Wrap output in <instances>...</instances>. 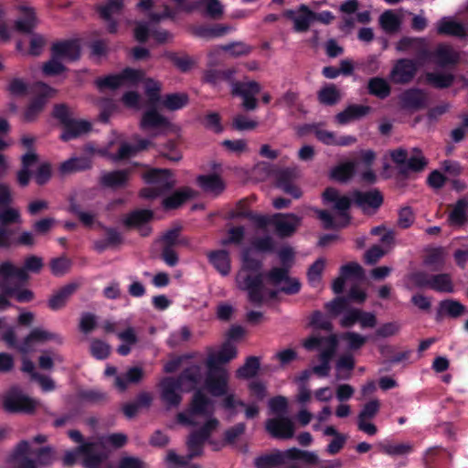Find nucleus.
Returning <instances> with one entry per match:
<instances>
[{
    "label": "nucleus",
    "instance_id": "1",
    "mask_svg": "<svg viewBox=\"0 0 468 468\" xmlns=\"http://www.w3.org/2000/svg\"><path fill=\"white\" fill-rule=\"evenodd\" d=\"M273 248L272 239L265 236L256 239L252 248L244 250L242 253V265L236 275V284L239 290L247 292L249 300L254 303L273 299L279 292L294 294L300 290L299 281L290 277L284 268H273L265 276L259 273L261 261L254 257L253 250L270 252Z\"/></svg>",
    "mask_w": 468,
    "mask_h": 468
},
{
    "label": "nucleus",
    "instance_id": "2",
    "mask_svg": "<svg viewBox=\"0 0 468 468\" xmlns=\"http://www.w3.org/2000/svg\"><path fill=\"white\" fill-rule=\"evenodd\" d=\"M55 452L51 446H44L36 450L27 440L20 441L8 457L10 463L17 468H47L55 460Z\"/></svg>",
    "mask_w": 468,
    "mask_h": 468
},
{
    "label": "nucleus",
    "instance_id": "3",
    "mask_svg": "<svg viewBox=\"0 0 468 468\" xmlns=\"http://www.w3.org/2000/svg\"><path fill=\"white\" fill-rule=\"evenodd\" d=\"M326 204L336 211L335 216H332L325 210H315L318 218L322 220L324 229H338L348 224L349 218L347 209L350 207L351 199L346 196H341L335 188H327L323 194Z\"/></svg>",
    "mask_w": 468,
    "mask_h": 468
},
{
    "label": "nucleus",
    "instance_id": "4",
    "mask_svg": "<svg viewBox=\"0 0 468 468\" xmlns=\"http://www.w3.org/2000/svg\"><path fill=\"white\" fill-rule=\"evenodd\" d=\"M28 279V274L26 271L16 267L10 262H4L0 264V291L3 292L2 295L14 296L19 303H28L33 300L34 293L32 291L13 286L12 283L15 280L26 282Z\"/></svg>",
    "mask_w": 468,
    "mask_h": 468
},
{
    "label": "nucleus",
    "instance_id": "5",
    "mask_svg": "<svg viewBox=\"0 0 468 468\" xmlns=\"http://www.w3.org/2000/svg\"><path fill=\"white\" fill-rule=\"evenodd\" d=\"M2 408L8 414H33L39 401L27 396L20 387L12 386L2 396Z\"/></svg>",
    "mask_w": 468,
    "mask_h": 468
},
{
    "label": "nucleus",
    "instance_id": "6",
    "mask_svg": "<svg viewBox=\"0 0 468 468\" xmlns=\"http://www.w3.org/2000/svg\"><path fill=\"white\" fill-rule=\"evenodd\" d=\"M21 162L22 167L16 174L17 182L21 186H27L29 184L34 167H37L35 179L38 185H44L49 180L51 176L50 165L47 162L40 163L37 154L33 150L25 154Z\"/></svg>",
    "mask_w": 468,
    "mask_h": 468
},
{
    "label": "nucleus",
    "instance_id": "7",
    "mask_svg": "<svg viewBox=\"0 0 468 468\" xmlns=\"http://www.w3.org/2000/svg\"><path fill=\"white\" fill-rule=\"evenodd\" d=\"M98 442H84L73 450L67 451L63 456L64 466H72L80 455L83 456L84 468H99L108 459L109 453L105 451L97 452Z\"/></svg>",
    "mask_w": 468,
    "mask_h": 468
},
{
    "label": "nucleus",
    "instance_id": "8",
    "mask_svg": "<svg viewBox=\"0 0 468 468\" xmlns=\"http://www.w3.org/2000/svg\"><path fill=\"white\" fill-rule=\"evenodd\" d=\"M54 115L62 124L63 131L60 138L63 141L80 137L89 133L91 130L90 122L74 117L73 112L65 105H57L54 109Z\"/></svg>",
    "mask_w": 468,
    "mask_h": 468
},
{
    "label": "nucleus",
    "instance_id": "9",
    "mask_svg": "<svg viewBox=\"0 0 468 468\" xmlns=\"http://www.w3.org/2000/svg\"><path fill=\"white\" fill-rule=\"evenodd\" d=\"M150 186L141 191L144 198H155L176 185V179L167 169H150L143 176Z\"/></svg>",
    "mask_w": 468,
    "mask_h": 468
},
{
    "label": "nucleus",
    "instance_id": "10",
    "mask_svg": "<svg viewBox=\"0 0 468 468\" xmlns=\"http://www.w3.org/2000/svg\"><path fill=\"white\" fill-rule=\"evenodd\" d=\"M144 78V71L127 68L122 71L98 78L95 80L100 90H115L122 87H128L142 81Z\"/></svg>",
    "mask_w": 468,
    "mask_h": 468
},
{
    "label": "nucleus",
    "instance_id": "11",
    "mask_svg": "<svg viewBox=\"0 0 468 468\" xmlns=\"http://www.w3.org/2000/svg\"><path fill=\"white\" fill-rule=\"evenodd\" d=\"M158 387L161 390L160 398L168 408H176L180 405L182 401L180 381L173 377H165L160 380Z\"/></svg>",
    "mask_w": 468,
    "mask_h": 468
},
{
    "label": "nucleus",
    "instance_id": "12",
    "mask_svg": "<svg viewBox=\"0 0 468 468\" xmlns=\"http://www.w3.org/2000/svg\"><path fill=\"white\" fill-rule=\"evenodd\" d=\"M302 218L293 214H276L270 218V224L281 237L292 236L301 226Z\"/></svg>",
    "mask_w": 468,
    "mask_h": 468
},
{
    "label": "nucleus",
    "instance_id": "13",
    "mask_svg": "<svg viewBox=\"0 0 468 468\" xmlns=\"http://www.w3.org/2000/svg\"><path fill=\"white\" fill-rule=\"evenodd\" d=\"M418 71L416 61L409 58H401L394 64L389 78L392 82L398 84H406L410 82Z\"/></svg>",
    "mask_w": 468,
    "mask_h": 468
},
{
    "label": "nucleus",
    "instance_id": "14",
    "mask_svg": "<svg viewBox=\"0 0 468 468\" xmlns=\"http://www.w3.org/2000/svg\"><path fill=\"white\" fill-rule=\"evenodd\" d=\"M299 176L300 170L298 167L278 170L275 172L276 185L279 188L292 196L294 198H300L302 197V191L298 186L292 183Z\"/></svg>",
    "mask_w": 468,
    "mask_h": 468
},
{
    "label": "nucleus",
    "instance_id": "15",
    "mask_svg": "<svg viewBox=\"0 0 468 468\" xmlns=\"http://www.w3.org/2000/svg\"><path fill=\"white\" fill-rule=\"evenodd\" d=\"M336 353H319L317 360L318 365L311 368L303 370L296 378V381L300 385H305V382L310 378L312 374L316 375L318 378H326L330 374L331 361Z\"/></svg>",
    "mask_w": 468,
    "mask_h": 468
},
{
    "label": "nucleus",
    "instance_id": "16",
    "mask_svg": "<svg viewBox=\"0 0 468 468\" xmlns=\"http://www.w3.org/2000/svg\"><path fill=\"white\" fill-rule=\"evenodd\" d=\"M266 431L276 439H291L294 435V424L286 416L269 419L266 421Z\"/></svg>",
    "mask_w": 468,
    "mask_h": 468
},
{
    "label": "nucleus",
    "instance_id": "17",
    "mask_svg": "<svg viewBox=\"0 0 468 468\" xmlns=\"http://www.w3.org/2000/svg\"><path fill=\"white\" fill-rule=\"evenodd\" d=\"M284 16L293 22V29L296 32H306L314 21V12L305 5H301L295 10H286Z\"/></svg>",
    "mask_w": 468,
    "mask_h": 468
},
{
    "label": "nucleus",
    "instance_id": "18",
    "mask_svg": "<svg viewBox=\"0 0 468 468\" xmlns=\"http://www.w3.org/2000/svg\"><path fill=\"white\" fill-rule=\"evenodd\" d=\"M228 370H220L218 373L207 372L205 386L213 397L228 396L229 389Z\"/></svg>",
    "mask_w": 468,
    "mask_h": 468
},
{
    "label": "nucleus",
    "instance_id": "19",
    "mask_svg": "<svg viewBox=\"0 0 468 468\" xmlns=\"http://www.w3.org/2000/svg\"><path fill=\"white\" fill-rule=\"evenodd\" d=\"M353 201L364 213L375 212L382 204L383 197L377 190L353 194Z\"/></svg>",
    "mask_w": 468,
    "mask_h": 468
},
{
    "label": "nucleus",
    "instance_id": "20",
    "mask_svg": "<svg viewBox=\"0 0 468 468\" xmlns=\"http://www.w3.org/2000/svg\"><path fill=\"white\" fill-rule=\"evenodd\" d=\"M341 275L334 280L333 282V291L335 293H340L345 285V282L353 278L354 280L359 282L364 279L365 271L363 268L356 262H350L341 267L340 269Z\"/></svg>",
    "mask_w": 468,
    "mask_h": 468
},
{
    "label": "nucleus",
    "instance_id": "21",
    "mask_svg": "<svg viewBox=\"0 0 468 468\" xmlns=\"http://www.w3.org/2000/svg\"><path fill=\"white\" fill-rule=\"evenodd\" d=\"M48 342L60 345L63 338L59 335L45 329L35 328L24 338L23 347L30 348Z\"/></svg>",
    "mask_w": 468,
    "mask_h": 468
},
{
    "label": "nucleus",
    "instance_id": "22",
    "mask_svg": "<svg viewBox=\"0 0 468 468\" xmlns=\"http://www.w3.org/2000/svg\"><path fill=\"white\" fill-rule=\"evenodd\" d=\"M338 343L337 335H312L303 341V347L308 350L335 351L338 347Z\"/></svg>",
    "mask_w": 468,
    "mask_h": 468
},
{
    "label": "nucleus",
    "instance_id": "23",
    "mask_svg": "<svg viewBox=\"0 0 468 468\" xmlns=\"http://www.w3.org/2000/svg\"><path fill=\"white\" fill-rule=\"evenodd\" d=\"M314 133L317 140H319L321 143L326 145L348 146L354 144L356 142L355 136H337L336 133H335L334 132L324 130L320 126L314 127Z\"/></svg>",
    "mask_w": 468,
    "mask_h": 468
},
{
    "label": "nucleus",
    "instance_id": "24",
    "mask_svg": "<svg viewBox=\"0 0 468 468\" xmlns=\"http://www.w3.org/2000/svg\"><path fill=\"white\" fill-rule=\"evenodd\" d=\"M153 212L148 209L135 210L122 218V223L127 227H134L140 229L142 236H148L151 232L149 227L144 226L153 218Z\"/></svg>",
    "mask_w": 468,
    "mask_h": 468
},
{
    "label": "nucleus",
    "instance_id": "25",
    "mask_svg": "<svg viewBox=\"0 0 468 468\" xmlns=\"http://www.w3.org/2000/svg\"><path fill=\"white\" fill-rule=\"evenodd\" d=\"M183 9L186 12H192L199 9L214 19L220 18L224 13V6L219 0H198L188 4L184 6Z\"/></svg>",
    "mask_w": 468,
    "mask_h": 468
},
{
    "label": "nucleus",
    "instance_id": "26",
    "mask_svg": "<svg viewBox=\"0 0 468 468\" xmlns=\"http://www.w3.org/2000/svg\"><path fill=\"white\" fill-rule=\"evenodd\" d=\"M52 54L62 61H71L80 58V47L77 40H67L53 45Z\"/></svg>",
    "mask_w": 468,
    "mask_h": 468
},
{
    "label": "nucleus",
    "instance_id": "27",
    "mask_svg": "<svg viewBox=\"0 0 468 468\" xmlns=\"http://www.w3.org/2000/svg\"><path fill=\"white\" fill-rule=\"evenodd\" d=\"M212 401L202 391L197 390L193 394L188 412L192 416H211L213 410L210 409Z\"/></svg>",
    "mask_w": 468,
    "mask_h": 468
},
{
    "label": "nucleus",
    "instance_id": "28",
    "mask_svg": "<svg viewBox=\"0 0 468 468\" xmlns=\"http://www.w3.org/2000/svg\"><path fill=\"white\" fill-rule=\"evenodd\" d=\"M396 49L399 52L415 51L420 54V58L425 59L429 52L427 42L422 37H402L397 44Z\"/></svg>",
    "mask_w": 468,
    "mask_h": 468
},
{
    "label": "nucleus",
    "instance_id": "29",
    "mask_svg": "<svg viewBox=\"0 0 468 468\" xmlns=\"http://www.w3.org/2000/svg\"><path fill=\"white\" fill-rule=\"evenodd\" d=\"M437 32L440 35L463 37L466 36V27L453 17L445 16L440 19L437 24Z\"/></svg>",
    "mask_w": 468,
    "mask_h": 468
},
{
    "label": "nucleus",
    "instance_id": "30",
    "mask_svg": "<svg viewBox=\"0 0 468 468\" xmlns=\"http://www.w3.org/2000/svg\"><path fill=\"white\" fill-rule=\"evenodd\" d=\"M399 103L403 109L418 110L426 103V94L417 89H410L399 96Z\"/></svg>",
    "mask_w": 468,
    "mask_h": 468
},
{
    "label": "nucleus",
    "instance_id": "31",
    "mask_svg": "<svg viewBox=\"0 0 468 468\" xmlns=\"http://www.w3.org/2000/svg\"><path fill=\"white\" fill-rule=\"evenodd\" d=\"M370 112V107L352 104L335 115L337 123L343 125L352 121L360 119Z\"/></svg>",
    "mask_w": 468,
    "mask_h": 468
},
{
    "label": "nucleus",
    "instance_id": "32",
    "mask_svg": "<svg viewBox=\"0 0 468 468\" xmlns=\"http://www.w3.org/2000/svg\"><path fill=\"white\" fill-rule=\"evenodd\" d=\"M129 173L125 170L104 172L101 176V186L109 188H121L127 185Z\"/></svg>",
    "mask_w": 468,
    "mask_h": 468
},
{
    "label": "nucleus",
    "instance_id": "33",
    "mask_svg": "<svg viewBox=\"0 0 468 468\" xmlns=\"http://www.w3.org/2000/svg\"><path fill=\"white\" fill-rule=\"evenodd\" d=\"M141 128L144 130L167 128L170 123L169 121L160 114L155 109L146 111L141 120Z\"/></svg>",
    "mask_w": 468,
    "mask_h": 468
},
{
    "label": "nucleus",
    "instance_id": "34",
    "mask_svg": "<svg viewBox=\"0 0 468 468\" xmlns=\"http://www.w3.org/2000/svg\"><path fill=\"white\" fill-rule=\"evenodd\" d=\"M356 163L346 161L338 164L330 171V177L340 183H346L352 179L356 173Z\"/></svg>",
    "mask_w": 468,
    "mask_h": 468
},
{
    "label": "nucleus",
    "instance_id": "35",
    "mask_svg": "<svg viewBox=\"0 0 468 468\" xmlns=\"http://www.w3.org/2000/svg\"><path fill=\"white\" fill-rule=\"evenodd\" d=\"M197 183L204 192L212 196H218L223 192L225 184L217 175L200 176Z\"/></svg>",
    "mask_w": 468,
    "mask_h": 468
},
{
    "label": "nucleus",
    "instance_id": "36",
    "mask_svg": "<svg viewBox=\"0 0 468 468\" xmlns=\"http://www.w3.org/2000/svg\"><path fill=\"white\" fill-rule=\"evenodd\" d=\"M122 8V2L120 0H112L105 5H101L98 7L99 12L102 18L108 21L107 30L110 33L117 32L116 22L111 19L112 16L119 13Z\"/></svg>",
    "mask_w": 468,
    "mask_h": 468
},
{
    "label": "nucleus",
    "instance_id": "37",
    "mask_svg": "<svg viewBox=\"0 0 468 468\" xmlns=\"http://www.w3.org/2000/svg\"><path fill=\"white\" fill-rule=\"evenodd\" d=\"M77 284L69 283L59 289L48 300V306L52 310H59L65 306L69 298L74 293Z\"/></svg>",
    "mask_w": 468,
    "mask_h": 468
},
{
    "label": "nucleus",
    "instance_id": "38",
    "mask_svg": "<svg viewBox=\"0 0 468 468\" xmlns=\"http://www.w3.org/2000/svg\"><path fill=\"white\" fill-rule=\"evenodd\" d=\"M144 378V370L139 367L129 368L124 375H119L115 378L116 388L123 392L127 389L129 383H139Z\"/></svg>",
    "mask_w": 468,
    "mask_h": 468
},
{
    "label": "nucleus",
    "instance_id": "39",
    "mask_svg": "<svg viewBox=\"0 0 468 468\" xmlns=\"http://www.w3.org/2000/svg\"><path fill=\"white\" fill-rule=\"evenodd\" d=\"M20 17L16 21V27L23 32H29L37 23L35 10L27 5L18 7Z\"/></svg>",
    "mask_w": 468,
    "mask_h": 468
},
{
    "label": "nucleus",
    "instance_id": "40",
    "mask_svg": "<svg viewBox=\"0 0 468 468\" xmlns=\"http://www.w3.org/2000/svg\"><path fill=\"white\" fill-rule=\"evenodd\" d=\"M223 409L227 410H232L237 406L245 408V416L247 419H254L259 415V408L256 405H246L241 399H236L233 393L226 396L221 403Z\"/></svg>",
    "mask_w": 468,
    "mask_h": 468
},
{
    "label": "nucleus",
    "instance_id": "41",
    "mask_svg": "<svg viewBox=\"0 0 468 468\" xmlns=\"http://www.w3.org/2000/svg\"><path fill=\"white\" fill-rule=\"evenodd\" d=\"M91 162L87 157H74L63 162L59 166L61 175L66 176L90 168Z\"/></svg>",
    "mask_w": 468,
    "mask_h": 468
},
{
    "label": "nucleus",
    "instance_id": "42",
    "mask_svg": "<svg viewBox=\"0 0 468 468\" xmlns=\"http://www.w3.org/2000/svg\"><path fill=\"white\" fill-rule=\"evenodd\" d=\"M122 236L115 229H105V239L94 242V248L99 252H102L110 247H116L122 244Z\"/></svg>",
    "mask_w": 468,
    "mask_h": 468
},
{
    "label": "nucleus",
    "instance_id": "43",
    "mask_svg": "<svg viewBox=\"0 0 468 468\" xmlns=\"http://www.w3.org/2000/svg\"><path fill=\"white\" fill-rule=\"evenodd\" d=\"M229 52L230 56L237 58L246 56L250 53L251 48L243 42H233L229 45L220 46L209 53V57L219 55L221 51Z\"/></svg>",
    "mask_w": 468,
    "mask_h": 468
},
{
    "label": "nucleus",
    "instance_id": "44",
    "mask_svg": "<svg viewBox=\"0 0 468 468\" xmlns=\"http://www.w3.org/2000/svg\"><path fill=\"white\" fill-rule=\"evenodd\" d=\"M144 80V92L147 97V103L150 106H155L161 101L162 84L151 78L142 80Z\"/></svg>",
    "mask_w": 468,
    "mask_h": 468
},
{
    "label": "nucleus",
    "instance_id": "45",
    "mask_svg": "<svg viewBox=\"0 0 468 468\" xmlns=\"http://www.w3.org/2000/svg\"><path fill=\"white\" fill-rule=\"evenodd\" d=\"M210 356L207 358V372L218 373L220 370H227L223 365L228 363L229 360L236 357L237 353H209Z\"/></svg>",
    "mask_w": 468,
    "mask_h": 468
},
{
    "label": "nucleus",
    "instance_id": "46",
    "mask_svg": "<svg viewBox=\"0 0 468 468\" xmlns=\"http://www.w3.org/2000/svg\"><path fill=\"white\" fill-rule=\"evenodd\" d=\"M468 200L465 198L460 199L449 216V222L452 226L463 225L468 218Z\"/></svg>",
    "mask_w": 468,
    "mask_h": 468
},
{
    "label": "nucleus",
    "instance_id": "47",
    "mask_svg": "<svg viewBox=\"0 0 468 468\" xmlns=\"http://www.w3.org/2000/svg\"><path fill=\"white\" fill-rule=\"evenodd\" d=\"M196 196L195 191L186 187L179 191L175 192L171 197L163 200V205L165 208L172 209L181 206L185 201Z\"/></svg>",
    "mask_w": 468,
    "mask_h": 468
},
{
    "label": "nucleus",
    "instance_id": "48",
    "mask_svg": "<svg viewBox=\"0 0 468 468\" xmlns=\"http://www.w3.org/2000/svg\"><path fill=\"white\" fill-rule=\"evenodd\" d=\"M245 335L246 332L241 326H232L226 335L222 351H234L237 348V345L244 339Z\"/></svg>",
    "mask_w": 468,
    "mask_h": 468
},
{
    "label": "nucleus",
    "instance_id": "49",
    "mask_svg": "<svg viewBox=\"0 0 468 468\" xmlns=\"http://www.w3.org/2000/svg\"><path fill=\"white\" fill-rule=\"evenodd\" d=\"M209 260L220 274L226 276L230 272V259L227 251L219 250L212 252L209 255Z\"/></svg>",
    "mask_w": 468,
    "mask_h": 468
},
{
    "label": "nucleus",
    "instance_id": "50",
    "mask_svg": "<svg viewBox=\"0 0 468 468\" xmlns=\"http://www.w3.org/2000/svg\"><path fill=\"white\" fill-rule=\"evenodd\" d=\"M207 441V439L201 437L196 431L191 432L186 441V446L189 452L187 459L191 460L202 455L204 443Z\"/></svg>",
    "mask_w": 468,
    "mask_h": 468
},
{
    "label": "nucleus",
    "instance_id": "51",
    "mask_svg": "<svg viewBox=\"0 0 468 468\" xmlns=\"http://www.w3.org/2000/svg\"><path fill=\"white\" fill-rule=\"evenodd\" d=\"M282 464L281 451L262 454L254 459L255 468H276Z\"/></svg>",
    "mask_w": 468,
    "mask_h": 468
},
{
    "label": "nucleus",
    "instance_id": "52",
    "mask_svg": "<svg viewBox=\"0 0 468 468\" xmlns=\"http://www.w3.org/2000/svg\"><path fill=\"white\" fill-rule=\"evenodd\" d=\"M379 24L386 32L394 33L398 31L400 27L401 17L394 11L387 10L379 16Z\"/></svg>",
    "mask_w": 468,
    "mask_h": 468
},
{
    "label": "nucleus",
    "instance_id": "53",
    "mask_svg": "<svg viewBox=\"0 0 468 468\" xmlns=\"http://www.w3.org/2000/svg\"><path fill=\"white\" fill-rule=\"evenodd\" d=\"M434 57L440 66L454 64L458 60V54L446 45H440L434 52Z\"/></svg>",
    "mask_w": 468,
    "mask_h": 468
},
{
    "label": "nucleus",
    "instance_id": "54",
    "mask_svg": "<svg viewBox=\"0 0 468 468\" xmlns=\"http://www.w3.org/2000/svg\"><path fill=\"white\" fill-rule=\"evenodd\" d=\"M261 90L260 83L251 80L248 82H233L231 92L233 95L239 96H255Z\"/></svg>",
    "mask_w": 468,
    "mask_h": 468
},
{
    "label": "nucleus",
    "instance_id": "55",
    "mask_svg": "<svg viewBox=\"0 0 468 468\" xmlns=\"http://www.w3.org/2000/svg\"><path fill=\"white\" fill-rule=\"evenodd\" d=\"M425 78L428 83L436 88H447L453 82L454 77L450 72H427Z\"/></svg>",
    "mask_w": 468,
    "mask_h": 468
},
{
    "label": "nucleus",
    "instance_id": "56",
    "mask_svg": "<svg viewBox=\"0 0 468 468\" xmlns=\"http://www.w3.org/2000/svg\"><path fill=\"white\" fill-rule=\"evenodd\" d=\"M431 289L441 292H452L453 283L451 275L447 273L432 275Z\"/></svg>",
    "mask_w": 468,
    "mask_h": 468
},
{
    "label": "nucleus",
    "instance_id": "57",
    "mask_svg": "<svg viewBox=\"0 0 468 468\" xmlns=\"http://www.w3.org/2000/svg\"><path fill=\"white\" fill-rule=\"evenodd\" d=\"M318 100L321 103L326 105H333L338 102L341 99V92L335 85L330 84L322 88L318 91Z\"/></svg>",
    "mask_w": 468,
    "mask_h": 468
},
{
    "label": "nucleus",
    "instance_id": "58",
    "mask_svg": "<svg viewBox=\"0 0 468 468\" xmlns=\"http://www.w3.org/2000/svg\"><path fill=\"white\" fill-rule=\"evenodd\" d=\"M369 93L380 99H385L390 94V86L382 78H372L368 81Z\"/></svg>",
    "mask_w": 468,
    "mask_h": 468
},
{
    "label": "nucleus",
    "instance_id": "59",
    "mask_svg": "<svg viewBox=\"0 0 468 468\" xmlns=\"http://www.w3.org/2000/svg\"><path fill=\"white\" fill-rule=\"evenodd\" d=\"M188 103V96L186 93L167 94L162 101L163 106L169 111H177Z\"/></svg>",
    "mask_w": 468,
    "mask_h": 468
},
{
    "label": "nucleus",
    "instance_id": "60",
    "mask_svg": "<svg viewBox=\"0 0 468 468\" xmlns=\"http://www.w3.org/2000/svg\"><path fill=\"white\" fill-rule=\"evenodd\" d=\"M259 368L260 360L256 356H250L245 364L237 370V377L244 379L253 378L258 373Z\"/></svg>",
    "mask_w": 468,
    "mask_h": 468
},
{
    "label": "nucleus",
    "instance_id": "61",
    "mask_svg": "<svg viewBox=\"0 0 468 468\" xmlns=\"http://www.w3.org/2000/svg\"><path fill=\"white\" fill-rule=\"evenodd\" d=\"M380 451L390 456H400L410 453L413 451V447L410 443H383L379 445Z\"/></svg>",
    "mask_w": 468,
    "mask_h": 468
},
{
    "label": "nucleus",
    "instance_id": "62",
    "mask_svg": "<svg viewBox=\"0 0 468 468\" xmlns=\"http://www.w3.org/2000/svg\"><path fill=\"white\" fill-rule=\"evenodd\" d=\"M440 312L442 314L456 318L464 314L465 307L457 301L446 300L441 303Z\"/></svg>",
    "mask_w": 468,
    "mask_h": 468
},
{
    "label": "nucleus",
    "instance_id": "63",
    "mask_svg": "<svg viewBox=\"0 0 468 468\" xmlns=\"http://www.w3.org/2000/svg\"><path fill=\"white\" fill-rule=\"evenodd\" d=\"M127 435L122 432H115L100 438L96 442H98L97 448L103 447L104 443H109L114 449H121L127 443Z\"/></svg>",
    "mask_w": 468,
    "mask_h": 468
},
{
    "label": "nucleus",
    "instance_id": "64",
    "mask_svg": "<svg viewBox=\"0 0 468 468\" xmlns=\"http://www.w3.org/2000/svg\"><path fill=\"white\" fill-rule=\"evenodd\" d=\"M446 259V252L441 248L431 249L428 251L424 262L434 269L443 266Z\"/></svg>",
    "mask_w": 468,
    "mask_h": 468
}]
</instances>
